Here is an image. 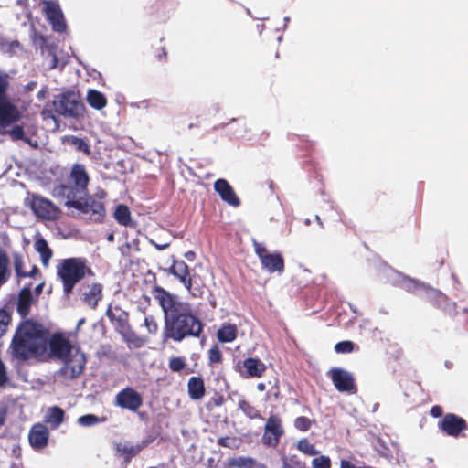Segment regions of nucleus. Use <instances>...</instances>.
Here are the masks:
<instances>
[{"label":"nucleus","mask_w":468,"mask_h":468,"mask_svg":"<svg viewBox=\"0 0 468 468\" xmlns=\"http://www.w3.org/2000/svg\"><path fill=\"white\" fill-rule=\"evenodd\" d=\"M152 295L164 313V340L180 343L203 336L205 324L188 302L181 301L159 285L153 287Z\"/></svg>","instance_id":"nucleus-1"},{"label":"nucleus","mask_w":468,"mask_h":468,"mask_svg":"<svg viewBox=\"0 0 468 468\" xmlns=\"http://www.w3.org/2000/svg\"><path fill=\"white\" fill-rule=\"evenodd\" d=\"M48 331L39 323L25 320L16 327L8 353L12 359L24 363L45 354Z\"/></svg>","instance_id":"nucleus-2"},{"label":"nucleus","mask_w":468,"mask_h":468,"mask_svg":"<svg viewBox=\"0 0 468 468\" xmlns=\"http://www.w3.org/2000/svg\"><path fill=\"white\" fill-rule=\"evenodd\" d=\"M77 192L72 186L60 184L53 188V196L66 198L65 206L80 211L81 214L89 215L90 220L102 222L106 210L104 204L96 200L92 196L77 197Z\"/></svg>","instance_id":"nucleus-3"},{"label":"nucleus","mask_w":468,"mask_h":468,"mask_svg":"<svg viewBox=\"0 0 468 468\" xmlns=\"http://www.w3.org/2000/svg\"><path fill=\"white\" fill-rule=\"evenodd\" d=\"M57 275L63 285V292L69 295L75 287L86 276L93 277L94 271L87 266V261L84 258L73 257L61 261L57 266Z\"/></svg>","instance_id":"nucleus-4"},{"label":"nucleus","mask_w":468,"mask_h":468,"mask_svg":"<svg viewBox=\"0 0 468 468\" xmlns=\"http://www.w3.org/2000/svg\"><path fill=\"white\" fill-rule=\"evenodd\" d=\"M52 111L59 116L78 120L84 117L86 107L78 93L67 90L54 97Z\"/></svg>","instance_id":"nucleus-5"},{"label":"nucleus","mask_w":468,"mask_h":468,"mask_svg":"<svg viewBox=\"0 0 468 468\" xmlns=\"http://www.w3.org/2000/svg\"><path fill=\"white\" fill-rule=\"evenodd\" d=\"M8 88V74L0 71V128L17 122L22 117L20 110L7 95Z\"/></svg>","instance_id":"nucleus-6"},{"label":"nucleus","mask_w":468,"mask_h":468,"mask_svg":"<svg viewBox=\"0 0 468 468\" xmlns=\"http://www.w3.org/2000/svg\"><path fill=\"white\" fill-rule=\"evenodd\" d=\"M423 299L435 308L441 310L446 315L456 319L458 323H468V309H463L460 314L456 310V303L441 291L427 287L423 291Z\"/></svg>","instance_id":"nucleus-7"},{"label":"nucleus","mask_w":468,"mask_h":468,"mask_svg":"<svg viewBox=\"0 0 468 468\" xmlns=\"http://www.w3.org/2000/svg\"><path fill=\"white\" fill-rule=\"evenodd\" d=\"M62 367L58 374L65 379L72 380L79 378L86 367L87 359L79 347L74 349L66 358L61 360Z\"/></svg>","instance_id":"nucleus-8"},{"label":"nucleus","mask_w":468,"mask_h":468,"mask_svg":"<svg viewBox=\"0 0 468 468\" xmlns=\"http://www.w3.org/2000/svg\"><path fill=\"white\" fill-rule=\"evenodd\" d=\"M329 374L335 388L339 392L356 394L357 386L352 373L340 367H333Z\"/></svg>","instance_id":"nucleus-9"},{"label":"nucleus","mask_w":468,"mask_h":468,"mask_svg":"<svg viewBox=\"0 0 468 468\" xmlns=\"http://www.w3.org/2000/svg\"><path fill=\"white\" fill-rule=\"evenodd\" d=\"M284 435V429L280 416L271 414L266 420L262 442L267 446L276 447Z\"/></svg>","instance_id":"nucleus-10"},{"label":"nucleus","mask_w":468,"mask_h":468,"mask_svg":"<svg viewBox=\"0 0 468 468\" xmlns=\"http://www.w3.org/2000/svg\"><path fill=\"white\" fill-rule=\"evenodd\" d=\"M438 427L446 435L457 438L462 431L468 429V423L454 413H447L438 422Z\"/></svg>","instance_id":"nucleus-11"},{"label":"nucleus","mask_w":468,"mask_h":468,"mask_svg":"<svg viewBox=\"0 0 468 468\" xmlns=\"http://www.w3.org/2000/svg\"><path fill=\"white\" fill-rule=\"evenodd\" d=\"M31 208L38 218L56 220L60 216V209L55 206L49 199L40 196H33Z\"/></svg>","instance_id":"nucleus-12"},{"label":"nucleus","mask_w":468,"mask_h":468,"mask_svg":"<svg viewBox=\"0 0 468 468\" xmlns=\"http://www.w3.org/2000/svg\"><path fill=\"white\" fill-rule=\"evenodd\" d=\"M114 404L122 409L136 412L143 405V398L138 391L127 387L116 394Z\"/></svg>","instance_id":"nucleus-13"},{"label":"nucleus","mask_w":468,"mask_h":468,"mask_svg":"<svg viewBox=\"0 0 468 468\" xmlns=\"http://www.w3.org/2000/svg\"><path fill=\"white\" fill-rule=\"evenodd\" d=\"M168 272L178 279V281L184 284L189 293H191L194 297L201 295L202 292L199 289L192 288L190 270L188 265L184 261H174L173 264L168 269Z\"/></svg>","instance_id":"nucleus-14"},{"label":"nucleus","mask_w":468,"mask_h":468,"mask_svg":"<svg viewBox=\"0 0 468 468\" xmlns=\"http://www.w3.org/2000/svg\"><path fill=\"white\" fill-rule=\"evenodd\" d=\"M69 178L77 194L82 195V197L90 196L88 194L90 176L84 165L74 164L70 169Z\"/></svg>","instance_id":"nucleus-15"},{"label":"nucleus","mask_w":468,"mask_h":468,"mask_svg":"<svg viewBox=\"0 0 468 468\" xmlns=\"http://www.w3.org/2000/svg\"><path fill=\"white\" fill-rule=\"evenodd\" d=\"M48 344L52 357L62 360L77 347L60 333H56L48 338Z\"/></svg>","instance_id":"nucleus-16"},{"label":"nucleus","mask_w":468,"mask_h":468,"mask_svg":"<svg viewBox=\"0 0 468 468\" xmlns=\"http://www.w3.org/2000/svg\"><path fill=\"white\" fill-rule=\"evenodd\" d=\"M43 12L54 31L58 33H63L66 31L67 25L63 13L58 3L54 1H44Z\"/></svg>","instance_id":"nucleus-17"},{"label":"nucleus","mask_w":468,"mask_h":468,"mask_svg":"<svg viewBox=\"0 0 468 468\" xmlns=\"http://www.w3.org/2000/svg\"><path fill=\"white\" fill-rule=\"evenodd\" d=\"M236 371L244 378H261L265 373L266 365L257 357H247L236 364Z\"/></svg>","instance_id":"nucleus-18"},{"label":"nucleus","mask_w":468,"mask_h":468,"mask_svg":"<svg viewBox=\"0 0 468 468\" xmlns=\"http://www.w3.org/2000/svg\"><path fill=\"white\" fill-rule=\"evenodd\" d=\"M214 189L219 195L220 198L232 207H239L240 200L235 193L229 183L223 178L218 179L214 183Z\"/></svg>","instance_id":"nucleus-19"},{"label":"nucleus","mask_w":468,"mask_h":468,"mask_svg":"<svg viewBox=\"0 0 468 468\" xmlns=\"http://www.w3.org/2000/svg\"><path fill=\"white\" fill-rule=\"evenodd\" d=\"M106 315L116 332L130 324L129 313L122 310L119 305L112 306L110 304L106 310Z\"/></svg>","instance_id":"nucleus-20"},{"label":"nucleus","mask_w":468,"mask_h":468,"mask_svg":"<svg viewBox=\"0 0 468 468\" xmlns=\"http://www.w3.org/2000/svg\"><path fill=\"white\" fill-rule=\"evenodd\" d=\"M48 428L43 424L37 423L31 428L28 440L35 450H41L48 445Z\"/></svg>","instance_id":"nucleus-21"},{"label":"nucleus","mask_w":468,"mask_h":468,"mask_svg":"<svg viewBox=\"0 0 468 468\" xmlns=\"http://www.w3.org/2000/svg\"><path fill=\"white\" fill-rule=\"evenodd\" d=\"M150 441L151 440H144L140 444L136 445H132L127 442H119L116 444L115 449L117 452H119L124 458L125 462H130L131 459L138 455L140 452L149 444Z\"/></svg>","instance_id":"nucleus-22"},{"label":"nucleus","mask_w":468,"mask_h":468,"mask_svg":"<svg viewBox=\"0 0 468 468\" xmlns=\"http://www.w3.org/2000/svg\"><path fill=\"white\" fill-rule=\"evenodd\" d=\"M187 392L191 399H201L206 393L203 378L201 377H191L187 382Z\"/></svg>","instance_id":"nucleus-23"},{"label":"nucleus","mask_w":468,"mask_h":468,"mask_svg":"<svg viewBox=\"0 0 468 468\" xmlns=\"http://www.w3.org/2000/svg\"><path fill=\"white\" fill-rule=\"evenodd\" d=\"M102 298V285L101 283H92L89 292L82 294L83 302L91 309H96L98 303Z\"/></svg>","instance_id":"nucleus-24"},{"label":"nucleus","mask_w":468,"mask_h":468,"mask_svg":"<svg viewBox=\"0 0 468 468\" xmlns=\"http://www.w3.org/2000/svg\"><path fill=\"white\" fill-rule=\"evenodd\" d=\"M65 420V411L58 406H52L48 409L45 422L50 426L51 429H58Z\"/></svg>","instance_id":"nucleus-25"},{"label":"nucleus","mask_w":468,"mask_h":468,"mask_svg":"<svg viewBox=\"0 0 468 468\" xmlns=\"http://www.w3.org/2000/svg\"><path fill=\"white\" fill-rule=\"evenodd\" d=\"M261 266L269 272H282L284 271V260L280 253H271L264 257Z\"/></svg>","instance_id":"nucleus-26"},{"label":"nucleus","mask_w":468,"mask_h":468,"mask_svg":"<svg viewBox=\"0 0 468 468\" xmlns=\"http://www.w3.org/2000/svg\"><path fill=\"white\" fill-rule=\"evenodd\" d=\"M123 341L127 344V346L132 348H140L144 346V340L143 337L139 336L132 328L131 324L118 331Z\"/></svg>","instance_id":"nucleus-27"},{"label":"nucleus","mask_w":468,"mask_h":468,"mask_svg":"<svg viewBox=\"0 0 468 468\" xmlns=\"http://www.w3.org/2000/svg\"><path fill=\"white\" fill-rule=\"evenodd\" d=\"M32 303V293L29 288H23L18 295L17 312L25 317L29 314L30 306Z\"/></svg>","instance_id":"nucleus-28"},{"label":"nucleus","mask_w":468,"mask_h":468,"mask_svg":"<svg viewBox=\"0 0 468 468\" xmlns=\"http://www.w3.org/2000/svg\"><path fill=\"white\" fill-rule=\"evenodd\" d=\"M34 248L39 253L42 264L48 267L53 256V251L49 248L47 240L44 238L37 239L34 243Z\"/></svg>","instance_id":"nucleus-29"},{"label":"nucleus","mask_w":468,"mask_h":468,"mask_svg":"<svg viewBox=\"0 0 468 468\" xmlns=\"http://www.w3.org/2000/svg\"><path fill=\"white\" fill-rule=\"evenodd\" d=\"M113 216L115 220L122 226L133 227L135 225L131 218L130 209L126 205H118L114 210Z\"/></svg>","instance_id":"nucleus-30"},{"label":"nucleus","mask_w":468,"mask_h":468,"mask_svg":"<svg viewBox=\"0 0 468 468\" xmlns=\"http://www.w3.org/2000/svg\"><path fill=\"white\" fill-rule=\"evenodd\" d=\"M238 329L235 324H224L217 332V337L221 343H230L237 338Z\"/></svg>","instance_id":"nucleus-31"},{"label":"nucleus","mask_w":468,"mask_h":468,"mask_svg":"<svg viewBox=\"0 0 468 468\" xmlns=\"http://www.w3.org/2000/svg\"><path fill=\"white\" fill-rule=\"evenodd\" d=\"M87 101L95 110H101L107 105V99L103 93L97 90H89Z\"/></svg>","instance_id":"nucleus-32"},{"label":"nucleus","mask_w":468,"mask_h":468,"mask_svg":"<svg viewBox=\"0 0 468 468\" xmlns=\"http://www.w3.org/2000/svg\"><path fill=\"white\" fill-rule=\"evenodd\" d=\"M24 261L20 255L14 256V268L16 274L18 278H27V277H34L36 274L39 272L38 268L36 265H33L31 271H27L24 270Z\"/></svg>","instance_id":"nucleus-33"},{"label":"nucleus","mask_w":468,"mask_h":468,"mask_svg":"<svg viewBox=\"0 0 468 468\" xmlns=\"http://www.w3.org/2000/svg\"><path fill=\"white\" fill-rule=\"evenodd\" d=\"M255 460L251 457L238 456L227 460V468H253Z\"/></svg>","instance_id":"nucleus-34"},{"label":"nucleus","mask_w":468,"mask_h":468,"mask_svg":"<svg viewBox=\"0 0 468 468\" xmlns=\"http://www.w3.org/2000/svg\"><path fill=\"white\" fill-rule=\"evenodd\" d=\"M239 409L250 420L261 419L260 410L246 399H240Z\"/></svg>","instance_id":"nucleus-35"},{"label":"nucleus","mask_w":468,"mask_h":468,"mask_svg":"<svg viewBox=\"0 0 468 468\" xmlns=\"http://www.w3.org/2000/svg\"><path fill=\"white\" fill-rule=\"evenodd\" d=\"M68 143L79 152L88 156L91 154L90 147L85 139L71 135L68 138Z\"/></svg>","instance_id":"nucleus-36"},{"label":"nucleus","mask_w":468,"mask_h":468,"mask_svg":"<svg viewBox=\"0 0 468 468\" xmlns=\"http://www.w3.org/2000/svg\"><path fill=\"white\" fill-rule=\"evenodd\" d=\"M1 133H7L13 141L21 140L27 144L30 143V139L26 136L25 130L22 125H15L12 129L2 132Z\"/></svg>","instance_id":"nucleus-37"},{"label":"nucleus","mask_w":468,"mask_h":468,"mask_svg":"<svg viewBox=\"0 0 468 468\" xmlns=\"http://www.w3.org/2000/svg\"><path fill=\"white\" fill-rule=\"evenodd\" d=\"M282 463V468H305V463L296 454L283 456Z\"/></svg>","instance_id":"nucleus-38"},{"label":"nucleus","mask_w":468,"mask_h":468,"mask_svg":"<svg viewBox=\"0 0 468 468\" xmlns=\"http://www.w3.org/2000/svg\"><path fill=\"white\" fill-rule=\"evenodd\" d=\"M105 420H106L105 417L100 418L94 414H86V415L80 416L77 420V422L80 426L90 427V426H94L96 424L104 422Z\"/></svg>","instance_id":"nucleus-39"},{"label":"nucleus","mask_w":468,"mask_h":468,"mask_svg":"<svg viewBox=\"0 0 468 468\" xmlns=\"http://www.w3.org/2000/svg\"><path fill=\"white\" fill-rule=\"evenodd\" d=\"M297 449L308 456H315L319 453L314 444L311 443L306 438L301 439L297 442Z\"/></svg>","instance_id":"nucleus-40"},{"label":"nucleus","mask_w":468,"mask_h":468,"mask_svg":"<svg viewBox=\"0 0 468 468\" xmlns=\"http://www.w3.org/2000/svg\"><path fill=\"white\" fill-rule=\"evenodd\" d=\"M217 444L229 449H238L239 447V440L234 436L220 437L217 441Z\"/></svg>","instance_id":"nucleus-41"},{"label":"nucleus","mask_w":468,"mask_h":468,"mask_svg":"<svg viewBox=\"0 0 468 468\" xmlns=\"http://www.w3.org/2000/svg\"><path fill=\"white\" fill-rule=\"evenodd\" d=\"M312 468H331L332 462L329 456L320 455L312 460Z\"/></svg>","instance_id":"nucleus-42"},{"label":"nucleus","mask_w":468,"mask_h":468,"mask_svg":"<svg viewBox=\"0 0 468 468\" xmlns=\"http://www.w3.org/2000/svg\"><path fill=\"white\" fill-rule=\"evenodd\" d=\"M356 345L352 341H341L335 346V351L338 354H347L355 350Z\"/></svg>","instance_id":"nucleus-43"},{"label":"nucleus","mask_w":468,"mask_h":468,"mask_svg":"<svg viewBox=\"0 0 468 468\" xmlns=\"http://www.w3.org/2000/svg\"><path fill=\"white\" fill-rule=\"evenodd\" d=\"M11 322L10 314L4 310L0 309V337L5 334L7 331V327Z\"/></svg>","instance_id":"nucleus-44"},{"label":"nucleus","mask_w":468,"mask_h":468,"mask_svg":"<svg viewBox=\"0 0 468 468\" xmlns=\"http://www.w3.org/2000/svg\"><path fill=\"white\" fill-rule=\"evenodd\" d=\"M168 366L173 372H180L186 367V364L184 357L174 356L170 358Z\"/></svg>","instance_id":"nucleus-45"},{"label":"nucleus","mask_w":468,"mask_h":468,"mask_svg":"<svg viewBox=\"0 0 468 468\" xmlns=\"http://www.w3.org/2000/svg\"><path fill=\"white\" fill-rule=\"evenodd\" d=\"M312 426V421L305 416L297 417L294 420V427L301 431H307Z\"/></svg>","instance_id":"nucleus-46"},{"label":"nucleus","mask_w":468,"mask_h":468,"mask_svg":"<svg viewBox=\"0 0 468 468\" xmlns=\"http://www.w3.org/2000/svg\"><path fill=\"white\" fill-rule=\"evenodd\" d=\"M208 360L210 365L221 363L222 352L218 346H213L208 350Z\"/></svg>","instance_id":"nucleus-47"},{"label":"nucleus","mask_w":468,"mask_h":468,"mask_svg":"<svg viewBox=\"0 0 468 468\" xmlns=\"http://www.w3.org/2000/svg\"><path fill=\"white\" fill-rule=\"evenodd\" d=\"M225 398L222 394L216 392L207 401V409L211 410L214 408L220 407L224 404Z\"/></svg>","instance_id":"nucleus-48"},{"label":"nucleus","mask_w":468,"mask_h":468,"mask_svg":"<svg viewBox=\"0 0 468 468\" xmlns=\"http://www.w3.org/2000/svg\"><path fill=\"white\" fill-rule=\"evenodd\" d=\"M144 325L150 334L155 335L158 332V323L153 315L145 316Z\"/></svg>","instance_id":"nucleus-49"},{"label":"nucleus","mask_w":468,"mask_h":468,"mask_svg":"<svg viewBox=\"0 0 468 468\" xmlns=\"http://www.w3.org/2000/svg\"><path fill=\"white\" fill-rule=\"evenodd\" d=\"M154 56L155 59L159 62L165 61L167 58V52L165 50V48L162 45L157 47L154 51Z\"/></svg>","instance_id":"nucleus-50"},{"label":"nucleus","mask_w":468,"mask_h":468,"mask_svg":"<svg viewBox=\"0 0 468 468\" xmlns=\"http://www.w3.org/2000/svg\"><path fill=\"white\" fill-rule=\"evenodd\" d=\"M8 375L6 371V367L3 361L0 359V388L5 387L8 382Z\"/></svg>","instance_id":"nucleus-51"},{"label":"nucleus","mask_w":468,"mask_h":468,"mask_svg":"<svg viewBox=\"0 0 468 468\" xmlns=\"http://www.w3.org/2000/svg\"><path fill=\"white\" fill-rule=\"evenodd\" d=\"M255 251L261 261V263L262 262V260H264V257L270 254L267 249L260 243L255 244Z\"/></svg>","instance_id":"nucleus-52"},{"label":"nucleus","mask_w":468,"mask_h":468,"mask_svg":"<svg viewBox=\"0 0 468 468\" xmlns=\"http://www.w3.org/2000/svg\"><path fill=\"white\" fill-rule=\"evenodd\" d=\"M430 413L431 415L433 417V418H440V417H443V410L441 406L439 405H434L431 407V410H430Z\"/></svg>","instance_id":"nucleus-53"},{"label":"nucleus","mask_w":468,"mask_h":468,"mask_svg":"<svg viewBox=\"0 0 468 468\" xmlns=\"http://www.w3.org/2000/svg\"><path fill=\"white\" fill-rule=\"evenodd\" d=\"M298 139L301 143L306 144V149H313V142H311L307 136H298Z\"/></svg>","instance_id":"nucleus-54"},{"label":"nucleus","mask_w":468,"mask_h":468,"mask_svg":"<svg viewBox=\"0 0 468 468\" xmlns=\"http://www.w3.org/2000/svg\"><path fill=\"white\" fill-rule=\"evenodd\" d=\"M185 258H186L187 261H194V260H195V258H196V253H195L194 251H192V250L186 251V252L185 253Z\"/></svg>","instance_id":"nucleus-55"},{"label":"nucleus","mask_w":468,"mask_h":468,"mask_svg":"<svg viewBox=\"0 0 468 468\" xmlns=\"http://www.w3.org/2000/svg\"><path fill=\"white\" fill-rule=\"evenodd\" d=\"M5 412L0 411V428L5 424Z\"/></svg>","instance_id":"nucleus-56"},{"label":"nucleus","mask_w":468,"mask_h":468,"mask_svg":"<svg viewBox=\"0 0 468 468\" xmlns=\"http://www.w3.org/2000/svg\"><path fill=\"white\" fill-rule=\"evenodd\" d=\"M257 389L259 391H264L266 389V385L263 382H260L257 384Z\"/></svg>","instance_id":"nucleus-57"},{"label":"nucleus","mask_w":468,"mask_h":468,"mask_svg":"<svg viewBox=\"0 0 468 468\" xmlns=\"http://www.w3.org/2000/svg\"><path fill=\"white\" fill-rule=\"evenodd\" d=\"M57 63H58V58H57V56H56V55H54V56H53V64H52V66H51L50 68H51V69L56 68Z\"/></svg>","instance_id":"nucleus-58"},{"label":"nucleus","mask_w":468,"mask_h":468,"mask_svg":"<svg viewBox=\"0 0 468 468\" xmlns=\"http://www.w3.org/2000/svg\"><path fill=\"white\" fill-rule=\"evenodd\" d=\"M10 47L11 48H15V47L16 48H19L20 47V43L18 41H13V42H11Z\"/></svg>","instance_id":"nucleus-59"},{"label":"nucleus","mask_w":468,"mask_h":468,"mask_svg":"<svg viewBox=\"0 0 468 468\" xmlns=\"http://www.w3.org/2000/svg\"><path fill=\"white\" fill-rule=\"evenodd\" d=\"M148 468H165L164 464H161V465H157V466H151V467H148Z\"/></svg>","instance_id":"nucleus-60"},{"label":"nucleus","mask_w":468,"mask_h":468,"mask_svg":"<svg viewBox=\"0 0 468 468\" xmlns=\"http://www.w3.org/2000/svg\"><path fill=\"white\" fill-rule=\"evenodd\" d=\"M42 286H43L42 284H39L38 286H37L36 291L37 292H41Z\"/></svg>","instance_id":"nucleus-61"},{"label":"nucleus","mask_w":468,"mask_h":468,"mask_svg":"<svg viewBox=\"0 0 468 468\" xmlns=\"http://www.w3.org/2000/svg\"><path fill=\"white\" fill-rule=\"evenodd\" d=\"M84 322H85V319H84V318L80 319V320L79 321V323H78V327H79V326H80Z\"/></svg>","instance_id":"nucleus-62"},{"label":"nucleus","mask_w":468,"mask_h":468,"mask_svg":"<svg viewBox=\"0 0 468 468\" xmlns=\"http://www.w3.org/2000/svg\"><path fill=\"white\" fill-rule=\"evenodd\" d=\"M189 129L193 128V127H199V125L197 123V124H189Z\"/></svg>","instance_id":"nucleus-63"},{"label":"nucleus","mask_w":468,"mask_h":468,"mask_svg":"<svg viewBox=\"0 0 468 468\" xmlns=\"http://www.w3.org/2000/svg\"><path fill=\"white\" fill-rule=\"evenodd\" d=\"M108 239L109 240H113V234H110L109 237H108Z\"/></svg>","instance_id":"nucleus-64"}]
</instances>
